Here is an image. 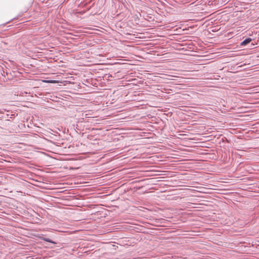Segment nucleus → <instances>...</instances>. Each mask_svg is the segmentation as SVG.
<instances>
[{"mask_svg": "<svg viewBox=\"0 0 259 259\" xmlns=\"http://www.w3.org/2000/svg\"><path fill=\"white\" fill-rule=\"evenodd\" d=\"M157 178L161 179V178H164L163 177H158Z\"/></svg>", "mask_w": 259, "mask_h": 259, "instance_id": "9", "label": "nucleus"}, {"mask_svg": "<svg viewBox=\"0 0 259 259\" xmlns=\"http://www.w3.org/2000/svg\"><path fill=\"white\" fill-rule=\"evenodd\" d=\"M217 131H211V138L213 137L214 139L211 138V143H219L220 142V137L221 135H217Z\"/></svg>", "mask_w": 259, "mask_h": 259, "instance_id": "1", "label": "nucleus"}, {"mask_svg": "<svg viewBox=\"0 0 259 259\" xmlns=\"http://www.w3.org/2000/svg\"><path fill=\"white\" fill-rule=\"evenodd\" d=\"M211 79H212L214 78V76H212L211 75Z\"/></svg>", "mask_w": 259, "mask_h": 259, "instance_id": "8", "label": "nucleus"}, {"mask_svg": "<svg viewBox=\"0 0 259 259\" xmlns=\"http://www.w3.org/2000/svg\"><path fill=\"white\" fill-rule=\"evenodd\" d=\"M43 81L45 82H47V83H56L57 82V81L56 80H44Z\"/></svg>", "mask_w": 259, "mask_h": 259, "instance_id": "6", "label": "nucleus"}, {"mask_svg": "<svg viewBox=\"0 0 259 259\" xmlns=\"http://www.w3.org/2000/svg\"><path fill=\"white\" fill-rule=\"evenodd\" d=\"M220 28H219V26H213L212 24H211V31L216 32L219 30Z\"/></svg>", "mask_w": 259, "mask_h": 259, "instance_id": "5", "label": "nucleus"}, {"mask_svg": "<svg viewBox=\"0 0 259 259\" xmlns=\"http://www.w3.org/2000/svg\"><path fill=\"white\" fill-rule=\"evenodd\" d=\"M45 241H47V242H51V243H54V244H55L56 243L52 241V240H50L49 239H44Z\"/></svg>", "mask_w": 259, "mask_h": 259, "instance_id": "7", "label": "nucleus"}, {"mask_svg": "<svg viewBox=\"0 0 259 259\" xmlns=\"http://www.w3.org/2000/svg\"><path fill=\"white\" fill-rule=\"evenodd\" d=\"M33 181V182L32 183V184L36 186L39 187L41 188H46L45 186H44L45 183L44 182H41L40 181H38L35 179H32Z\"/></svg>", "mask_w": 259, "mask_h": 259, "instance_id": "2", "label": "nucleus"}, {"mask_svg": "<svg viewBox=\"0 0 259 259\" xmlns=\"http://www.w3.org/2000/svg\"><path fill=\"white\" fill-rule=\"evenodd\" d=\"M218 158V155L215 153L214 150H211V159L216 160Z\"/></svg>", "mask_w": 259, "mask_h": 259, "instance_id": "4", "label": "nucleus"}, {"mask_svg": "<svg viewBox=\"0 0 259 259\" xmlns=\"http://www.w3.org/2000/svg\"><path fill=\"white\" fill-rule=\"evenodd\" d=\"M251 41V39L250 38H247L245 40H244L242 42H241V45L245 46L247 44L249 43Z\"/></svg>", "mask_w": 259, "mask_h": 259, "instance_id": "3", "label": "nucleus"}]
</instances>
